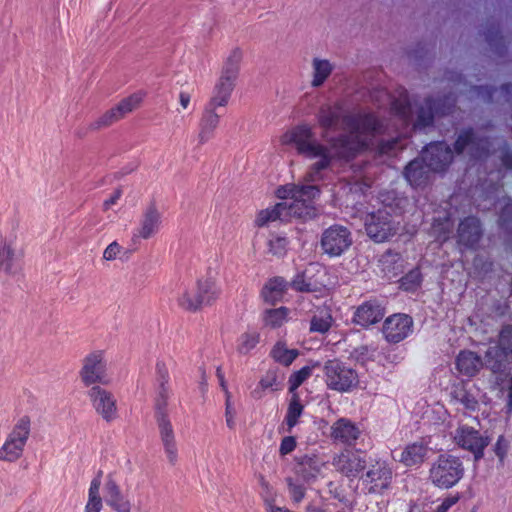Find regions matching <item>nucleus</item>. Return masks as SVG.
Returning a JSON list of instances; mask_svg holds the SVG:
<instances>
[{
  "instance_id": "obj_1",
  "label": "nucleus",
  "mask_w": 512,
  "mask_h": 512,
  "mask_svg": "<svg viewBox=\"0 0 512 512\" xmlns=\"http://www.w3.org/2000/svg\"><path fill=\"white\" fill-rule=\"evenodd\" d=\"M316 119L322 129V142L316 139L309 124L296 125L279 139L281 145L294 146L300 156L312 161L304 178L307 182L320 180L321 172L333 160L348 159L368 148L388 128L374 114L346 115L337 101L320 105Z\"/></svg>"
},
{
  "instance_id": "obj_2",
  "label": "nucleus",
  "mask_w": 512,
  "mask_h": 512,
  "mask_svg": "<svg viewBox=\"0 0 512 512\" xmlns=\"http://www.w3.org/2000/svg\"><path fill=\"white\" fill-rule=\"evenodd\" d=\"M288 184L277 189L276 195L283 202L277 203L258 212L255 224L264 227L276 220H287L291 217L306 218L314 213L313 201L319 194L317 186Z\"/></svg>"
},
{
  "instance_id": "obj_3",
  "label": "nucleus",
  "mask_w": 512,
  "mask_h": 512,
  "mask_svg": "<svg viewBox=\"0 0 512 512\" xmlns=\"http://www.w3.org/2000/svg\"><path fill=\"white\" fill-rule=\"evenodd\" d=\"M382 197L383 208L368 213L365 219L366 232L375 242H383L396 233L399 223L395 222L391 211L397 216L405 211V206L408 204L405 198H395L390 195Z\"/></svg>"
},
{
  "instance_id": "obj_4",
  "label": "nucleus",
  "mask_w": 512,
  "mask_h": 512,
  "mask_svg": "<svg viewBox=\"0 0 512 512\" xmlns=\"http://www.w3.org/2000/svg\"><path fill=\"white\" fill-rule=\"evenodd\" d=\"M509 355H512V326L504 327L499 341L492 343L486 351L485 364L496 376L500 390H507L512 406V376L504 374Z\"/></svg>"
},
{
  "instance_id": "obj_5",
  "label": "nucleus",
  "mask_w": 512,
  "mask_h": 512,
  "mask_svg": "<svg viewBox=\"0 0 512 512\" xmlns=\"http://www.w3.org/2000/svg\"><path fill=\"white\" fill-rule=\"evenodd\" d=\"M392 111L401 121V125L407 129L410 124L413 127L429 125L434 115L429 100H425L421 104L417 101L411 102L406 92H401L399 97L393 101Z\"/></svg>"
},
{
  "instance_id": "obj_6",
  "label": "nucleus",
  "mask_w": 512,
  "mask_h": 512,
  "mask_svg": "<svg viewBox=\"0 0 512 512\" xmlns=\"http://www.w3.org/2000/svg\"><path fill=\"white\" fill-rule=\"evenodd\" d=\"M464 475V465L459 457L451 454L440 455L429 470L431 483L443 489L455 486Z\"/></svg>"
},
{
  "instance_id": "obj_7",
  "label": "nucleus",
  "mask_w": 512,
  "mask_h": 512,
  "mask_svg": "<svg viewBox=\"0 0 512 512\" xmlns=\"http://www.w3.org/2000/svg\"><path fill=\"white\" fill-rule=\"evenodd\" d=\"M81 383L86 387L109 384L107 352L103 349H94L81 360L79 370Z\"/></svg>"
},
{
  "instance_id": "obj_8",
  "label": "nucleus",
  "mask_w": 512,
  "mask_h": 512,
  "mask_svg": "<svg viewBox=\"0 0 512 512\" xmlns=\"http://www.w3.org/2000/svg\"><path fill=\"white\" fill-rule=\"evenodd\" d=\"M87 396L95 413L105 422L111 423L119 417L116 395L102 385L92 386Z\"/></svg>"
},
{
  "instance_id": "obj_9",
  "label": "nucleus",
  "mask_w": 512,
  "mask_h": 512,
  "mask_svg": "<svg viewBox=\"0 0 512 512\" xmlns=\"http://www.w3.org/2000/svg\"><path fill=\"white\" fill-rule=\"evenodd\" d=\"M454 443L474 456L477 462L484 456V449L489 445L490 439L483 436L477 429L466 424L460 425L453 433Z\"/></svg>"
},
{
  "instance_id": "obj_10",
  "label": "nucleus",
  "mask_w": 512,
  "mask_h": 512,
  "mask_svg": "<svg viewBox=\"0 0 512 512\" xmlns=\"http://www.w3.org/2000/svg\"><path fill=\"white\" fill-rule=\"evenodd\" d=\"M144 97L145 93L139 91L122 99L115 107L106 111L92 124L93 129L108 127L113 123L121 120L125 117L126 114L131 113L139 108L143 102Z\"/></svg>"
},
{
  "instance_id": "obj_11",
  "label": "nucleus",
  "mask_w": 512,
  "mask_h": 512,
  "mask_svg": "<svg viewBox=\"0 0 512 512\" xmlns=\"http://www.w3.org/2000/svg\"><path fill=\"white\" fill-rule=\"evenodd\" d=\"M327 385L337 391H348L357 382V374L338 361H328L325 365Z\"/></svg>"
},
{
  "instance_id": "obj_12",
  "label": "nucleus",
  "mask_w": 512,
  "mask_h": 512,
  "mask_svg": "<svg viewBox=\"0 0 512 512\" xmlns=\"http://www.w3.org/2000/svg\"><path fill=\"white\" fill-rule=\"evenodd\" d=\"M328 470V461L321 456L310 454L296 459L295 473L308 484L323 478Z\"/></svg>"
},
{
  "instance_id": "obj_13",
  "label": "nucleus",
  "mask_w": 512,
  "mask_h": 512,
  "mask_svg": "<svg viewBox=\"0 0 512 512\" xmlns=\"http://www.w3.org/2000/svg\"><path fill=\"white\" fill-rule=\"evenodd\" d=\"M351 245V234L343 226H332L325 230L322 235V249L326 254L330 256H340Z\"/></svg>"
},
{
  "instance_id": "obj_14",
  "label": "nucleus",
  "mask_w": 512,
  "mask_h": 512,
  "mask_svg": "<svg viewBox=\"0 0 512 512\" xmlns=\"http://www.w3.org/2000/svg\"><path fill=\"white\" fill-rule=\"evenodd\" d=\"M21 258L22 251L16 240L0 238V273L6 277L18 274Z\"/></svg>"
},
{
  "instance_id": "obj_15",
  "label": "nucleus",
  "mask_w": 512,
  "mask_h": 512,
  "mask_svg": "<svg viewBox=\"0 0 512 512\" xmlns=\"http://www.w3.org/2000/svg\"><path fill=\"white\" fill-rule=\"evenodd\" d=\"M412 318L406 314H394L383 324V335L388 342L398 343L405 339L412 330Z\"/></svg>"
},
{
  "instance_id": "obj_16",
  "label": "nucleus",
  "mask_w": 512,
  "mask_h": 512,
  "mask_svg": "<svg viewBox=\"0 0 512 512\" xmlns=\"http://www.w3.org/2000/svg\"><path fill=\"white\" fill-rule=\"evenodd\" d=\"M452 156L450 148L439 142L426 147L420 159L431 171H441L450 164Z\"/></svg>"
},
{
  "instance_id": "obj_17",
  "label": "nucleus",
  "mask_w": 512,
  "mask_h": 512,
  "mask_svg": "<svg viewBox=\"0 0 512 512\" xmlns=\"http://www.w3.org/2000/svg\"><path fill=\"white\" fill-rule=\"evenodd\" d=\"M391 478V469L385 462L377 461L370 465L363 482L370 493H381L389 486Z\"/></svg>"
},
{
  "instance_id": "obj_18",
  "label": "nucleus",
  "mask_w": 512,
  "mask_h": 512,
  "mask_svg": "<svg viewBox=\"0 0 512 512\" xmlns=\"http://www.w3.org/2000/svg\"><path fill=\"white\" fill-rule=\"evenodd\" d=\"M161 225V214L155 207H149L142 215L138 226L135 228L132 241L138 243L154 237Z\"/></svg>"
},
{
  "instance_id": "obj_19",
  "label": "nucleus",
  "mask_w": 512,
  "mask_h": 512,
  "mask_svg": "<svg viewBox=\"0 0 512 512\" xmlns=\"http://www.w3.org/2000/svg\"><path fill=\"white\" fill-rule=\"evenodd\" d=\"M336 470L348 478H355L365 467V460L355 452L344 450L333 459Z\"/></svg>"
},
{
  "instance_id": "obj_20",
  "label": "nucleus",
  "mask_w": 512,
  "mask_h": 512,
  "mask_svg": "<svg viewBox=\"0 0 512 512\" xmlns=\"http://www.w3.org/2000/svg\"><path fill=\"white\" fill-rule=\"evenodd\" d=\"M490 143L483 138L476 137L470 131H463L459 134L455 150L458 153H467L471 157L480 158L487 153Z\"/></svg>"
},
{
  "instance_id": "obj_21",
  "label": "nucleus",
  "mask_w": 512,
  "mask_h": 512,
  "mask_svg": "<svg viewBox=\"0 0 512 512\" xmlns=\"http://www.w3.org/2000/svg\"><path fill=\"white\" fill-rule=\"evenodd\" d=\"M104 497L107 505L116 512H131L132 503L122 492L112 476H109L104 485Z\"/></svg>"
},
{
  "instance_id": "obj_22",
  "label": "nucleus",
  "mask_w": 512,
  "mask_h": 512,
  "mask_svg": "<svg viewBox=\"0 0 512 512\" xmlns=\"http://www.w3.org/2000/svg\"><path fill=\"white\" fill-rule=\"evenodd\" d=\"M259 495L265 512H294L279 503L280 493L264 476L259 477Z\"/></svg>"
},
{
  "instance_id": "obj_23",
  "label": "nucleus",
  "mask_w": 512,
  "mask_h": 512,
  "mask_svg": "<svg viewBox=\"0 0 512 512\" xmlns=\"http://www.w3.org/2000/svg\"><path fill=\"white\" fill-rule=\"evenodd\" d=\"M156 420L165 452L169 460L174 461L177 455L175 435L166 411L156 412Z\"/></svg>"
},
{
  "instance_id": "obj_24",
  "label": "nucleus",
  "mask_w": 512,
  "mask_h": 512,
  "mask_svg": "<svg viewBox=\"0 0 512 512\" xmlns=\"http://www.w3.org/2000/svg\"><path fill=\"white\" fill-rule=\"evenodd\" d=\"M237 77L221 72L218 81L215 84L213 94L210 100V106L213 108L225 107L228 104L230 96L234 90Z\"/></svg>"
},
{
  "instance_id": "obj_25",
  "label": "nucleus",
  "mask_w": 512,
  "mask_h": 512,
  "mask_svg": "<svg viewBox=\"0 0 512 512\" xmlns=\"http://www.w3.org/2000/svg\"><path fill=\"white\" fill-rule=\"evenodd\" d=\"M384 309L376 301H369L359 306L354 315V322L367 327L382 319Z\"/></svg>"
},
{
  "instance_id": "obj_26",
  "label": "nucleus",
  "mask_w": 512,
  "mask_h": 512,
  "mask_svg": "<svg viewBox=\"0 0 512 512\" xmlns=\"http://www.w3.org/2000/svg\"><path fill=\"white\" fill-rule=\"evenodd\" d=\"M428 448L420 442L406 446L400 453L394 455V459L404 464L406 467H412L422 463L427 455Z\"/></svg>"
},
{
  "instance_id": "obj_27",
  "label": "nucleus",
  "mask_w": 512,
  "mask_h": 512,
  "mask_svg": "<svg viewBox=\"0 0 512 512\" xmlns=\"http://www.w3.org/2000/svg\"><path fill=\"white\" fill-rule=\"evenodd\" d=\"M360 430L349 420L339 419L331 427V437L346 444L358 439Z\"/></svg>"
},
{
  "instance_id": "obj_28",
  "label": "nucleus",
  "mask_w": 512,
  "mask_h": 512,
  "mask_svg": "<svg viewBox=\"0 0 512 512\" xmlns=\"http://www.w3.org/2000/svg\"><path fill=\"white\" fill-rule=\"evenodd\" d=\"M177 304L182 310L193 313L202 308L203 305L194 284L188 285L179 291Z\"/></svg>"
},
{
  "instance_id": "obj_29",
  "label": "nucleus",
  "mask_w": 512,
  "mask_h": 512,
  "mask_svg": "<svg viewBox=\"0 0 512 512\" xmlns=\"http://www.w3.org/2000/svg\"><path fill=\"white\" fill-rule=\"evenodd\" d=\"M217 108H213L210 106L209 109L205 111L202 116L200 123V131L198 135V139L200 143H205L210 140L219 126L220 123V115L216 113Z\"/></svg>"
},
{
  "instance_id": "obj_30",
  "label": "nucleus",
  "mask_w": 512,
  "mask_h": 512,
  "mask_svg": "<svg viewBox=\"0 0 512 512\" xmlns=\"http://www.w3.org/2000/svg\"><path fill=\"white\" fill-rule=\"evenodd\" d=\"M430 171L421 159H415L406 166L404 174L411 185L420 186L428 180Z\"/></svg>"
},
{
  "instance_id": "obj_31",
  "label": "nucleus",
  "mask_w": 512,
  "mask_h": 512,
  "mask_svg": "<svg viewBox=\"0 0 512 512\" xmlns=\"http://www.w3.org/2000/svg\"><path fill=\"white\" fill-rule=\"evenodd\" d=\"M459 241L467 246L475 244L480 237L479 222L476 218L470 217L465 219L458 229Z\"/></svg>"
},
{
  "instance_id": "obj_32",
  "label": "nucleus",
  "mask_w": 512,
  "mask_h": 512,
  "mask_svg": "<svg viewBox=\"0 0 512 512\" xmlns=\"http://www.w3.org/2000/svg\"><path fill=\"white\" fill-rule=\"evenodd\" d=\"M334 70V65L327 59L314 58L312 60V80L313 88L321 87L329 78Z\"/></svg>"
},
{
  "instance_id": "obj_33",
  "label": "nucleus",
  "mask_w": 512,
  "mask_h": 512,
  "mask_svg": "<svg viewBox=\"0 0 512 512\" xmlns=\"http://www.w3.org/2000/svg\"><path fill=\"white\" fill-rule=\"evenodd\" d=\"M203 304H210L220 295V288L212 279H200L193 283Z\"/></svg>"
},
{
  "instance_id": "obj_34",
  "label": "nucleus",
  "mask_w": 512,
  "mask_h": 512,
  "mask_svg": "<svg viewBox=\"0 0 512 512\" xmlns=\"http://www.w3.org/2000/svg\"><path fill=\"white\" fill-rule=\"evenodd\" d=\"M481 366L482 362L480 358L476 356L473 352H462L459 354L457 358L458 370L467 376L475 375L479 371Z\"/></svg>"
},
{
  "instance_id": "obj_35",
  "label": "nucleus",
  "mask_w": 512,
  "mask_h": 512,
  "mask_svg": "<svg viewBox=\"0 0 512 512\" xmlns=\"http://www.w3.org/2000/svg\"><path fill=\"white\" fill-rule=\"evenodd\" d=\"M280 389V383L278 381V375L275 370L267 371L260 379L257 387L251 392V395L255 399L263 397L266 390L276 391Z\"/></svg>"
},
{
  "instance_id": "obj_36",
  "label": "nucleus",
  "mask_w": 512,
  "mask_h": 512,
  "mask_svg": "<svg viewBox=\"0 0 512 512\" xmlns=\"http://www.w3.org/2000/svg\"><path fill=\"white\" fill-rule=\"evenodd\" d=\"M100 479L94 478L88 489L87 502L84 507V512H100L103 508V500L100 494Z\"/></svg>"
},
{
  "instance_id": "obj_37",
  "label": "nucleus",
  "mask_w": 512,
  "mask_h": 512,
  "mask_svg": "<svg viewBox=\"0 0 512 512\" xmlns=\"http://www.w3.org/2000/svg\"><path fill=\"white\" fill-rule=\"evenodd\" d=\"M31 421L28 417H22L17 420L9 433L7 439L16 442L25 447L30 435Z\"/></svg>"
},
{
  "instance_id": "obj_38",
  "label": "nucleus",
  "mask_w": 512,
  "mask_h": 512,
  "mask_svg": "<svg viewBox=\"0 0 512 512\" xmlns=\"http://www.w3.org/2000/svg\"><path fill=\"white\" fill-rule=\"evenodd\" d=\"M289 310L285 307L266 310L263 315L264 326L277 329L288 321Z\"/></svg>"
},
{
  "instance_id": "obj_39",
  "label": "nucleus",
  "mask_w": 512,
  "mask_h": 512,
  "mask_svg": "<svg viewBox=\"0 0 512 512\" xmlns=\"http://www.w3.org/2000/svg\"><path fill=\"white\" fill-rule=\"evenodd\" d=\"M285 292V282L281 278L270 280L262 290V296L266 302L275 303L280 301Z\"/></svg>"
},
{
  "instance_id": "obj_40",
  "label": "nucleus",
  "mask_w": 512,
  "mask_h": 512,
  "mask_svg": "<svg viewBox=\"0 0 512 512\" xmlns=\"http://www.w3.org/2000/svg\"><path fill=\"white\" fill-rule=\"evenodd\" d=\"M260 334L257 331H246L237 339L236 351L240 355H248L259 343Z\"/></svg>"
},
{
  "instance_id": "obj_41",
  "label": "nucleus",
  "mask_w": 512,
  "mask_h": 512,
  "mask_svg": "<svg viewBox=\"0 0 512 512\" xmlns=\"http://www.w3.org/2000/svg\"><path fill=\"white\" fill-rule=\"evenodd\" d=\"M271 355L275 361L288 366L298 356V351L288 348L284 342H278L273 347Z\"/></svg>"
},
{
  "instance_id": "obj_42",
  "label": "nucleus",
  "mask_w": 512,
  "mask_h": 512,
  "mask_svg": "<svg viewBox=\"0 0 512 512\" xmlns=\"http://www.w3.org/2000/svg\"><path fill=\"white\" fill-rule=\"evenodd\" d=\"M23 450L24 446L6 439L0 447V461L15 462L21 457Z\"/></svg>"
},
{
  "instance_id": "obj_43",
  "label": "nucleus",
  "mask_w": 512,
  "mask_h": 512,
  "mask_svg": "<svg viewBox=\"0 0 512 512\" xmlns=\"http://www.w3.org/2000/svg\"><path fill=\"white\" fill-rule=\"evenodd\" d=\"M242 59L243 51L240 48H234L227 56L221 72L238 77Z\"/></svg>"
},
{
  "instance_id": "obj_44",
  "label": "nucleus",
  "mask_w": 512,
  "mask_h": 512,
  "mask_svg": "<svg viewBox=\"0 0 512 512\" xmlns=\"http://www.w3.org/2000/svg\"><path fill=\"white\" fill-rule=\"evenodd\" d=\"M302 411L303 405L300 403L299 397L297 395H293L285 418L288 432H291L292 428L297 424Z\"/></svg>"
},
{
  "instance_id": "obj_45",
  "label": "nucleus",
  "mask_w": 512,
  "mask_h": 512,
  "mask_svg": "<svg viewBox=\"0 0 512 512\" xmlns=\"http://www.w3.org/2000/svg\"><path fill=\"white\" fill-rule=\"evenodd\" d=\"M287 491L294 505H299L306 495V488L292 477L286 478Z\"/></svg>"
},
{
  "instance_id": "obj_46",
  "label": "nucleus",
  "mask_w": 512,
  "mask_h": 512,
  "mask_svg": "<svg viewBox=\"0 0 512 512\" xmlns=\"http://www.w3.org/2000/svg\"><path fill=\"white\" fill-rule=\"evenodd\" d=\"M288 241L285 237L272 235L267 242V253L275 256L281 257L287 251Z\"/></svg>"
},
{
  "instance_id": "obj_47",
  "label": "nucleus",
  "mask_w": 512,
  "mask_h": 512,
  "mask_svg": "<svg viewBox=\"0 0 512 512\" xmlns=\"http://www.w3.org/2000/svg\"><path fill=\"white\" fill-rule=\"evenodd\" d=\"M332 324V316L328 311H320L314 315L311 320V330L325 333L329 330Z\"/></svg>"
},
{
  "instance_id": "obj_48",
  "label": "nucleus",
  "mask_w": 512,
  "mask_h": 512,
  "mask_svg": "<svg viewBox=\"0 0 512 512\" xmlns=\"http://www.w3.org/2000/svg\"><path fill=\"white\" fill-rule=\"evenodd\" d=\"M402 140L400 137L391 138L387 140H381L378 146V151L380 154L384 155H392L396 153L398 150L403 148Z\"/></svg>"
},
{
  "instance_id": "obj_49",
  "label": "nucleus",
  "mask_w": 512,
  "mask_h": 512,
  "mask_svg": "<svg viewBox=\"0 0 512 512\" xmlns=\"http://www.w3.org/2000/svg\"><path fill=\"white\" fill-rule=\"evenodd\" d=\"M236 414V409L231 402V395L227 393L225 403V422L230 430H234L236 427Z\"/></svg>"
},
{
  "instance_id": "obj_50",
  "label": "nucleus",
  "mask_w": 512,
  "mask_h": 512,
  "mask_svg": "<svg viewBox=\"0 0 512 512\" xmlns=\"http://www.w3.org/2000/svg\"><path fill=\"white\" fill-rule=\"evenodd\" d=\"M312 369L304 367L297 373L293 374L290 378V391L293 392L298 388L307 378L311 376Z\"/></svg>"
},
{
  "instance_id": "obj_51",
  "label": "nucleus",
  "mask_w": 512,
  "mask_h": 512,
  "mask_svg": "<svg viewBox=\"0 0 512 512\" xmlns=\"http://www.w3.org/2000/svg\"><path fill=\"white\" fill-rule=\"evenodd\" d=\"M122 251V246L118 242L114 241L104 249L102 258L105 261H113L122 253Z\"/></svg>"
},
{
  "instance_id": "obj_52",
  "label": "nucleus",
  "mask_w": 512,
  "mask_h": 512,
  "mask_svg": "<svg viewBox=\"0 0 512 512\" xmlns=\"http://www.w3.org/2000/svg\"><path fill=\"white\" fill-rule=\"evenodd\" d=\"M170 396V390L165 386V382H161L159 396L156 400L157 411H166L167 402Z\"/></svg>"
},
{
  "instance_id": "obj_53",
  "label": "nucleus",
  "mask_w": 512,
  "mask_h": 512,
  "mask_svg": "<svg viewBox=\"0 0 512 512\" xmlns=\"http://www.w3.org/2000/svg\"><path fill=\"white\" fill-rule=\"evenodd\" d=\"M510 97H512V85L510 84L495 90L491 95V99L497 102H501L502 98L504 101H509Z\"/></svg>"
},
{
  "instance_id": "obj_54",
  "label": "nucleus",
  "mask_w": 512,
  "mask_h": 512,
  "mask_svg": "<svg viewBox=\"0 0 512 512\" xmlns=\"http://www.w3.org/2000/svg\"><path fill=\"white\" fill-rule=\"evenodd\" d=\"M296 448V440L293 436H286L282 439L279 453L281 456L290 454Z\"/></svg>"
},
{
  "instance_id": "obj_55",
  "label": "nucleus",
  "mask_w": 512,
  "mask_h": 512,
  "mask_svg": "<svg viewBox=\"0 0 512 512\" xmlns=\"http://www.w3.org/2000/svg\"><path fill=\"white\" fill-rule=\"evenodd\" d=\"M292 286L295 290L301 292H310L314 290L312 284L306 281L305 275L297 276L293 280Z\"/></svg>"
},
{
  "instance_id": "obj_56",
  "label": "nucleus",
  "mask_w": 512,
  "mask_h": 512,
  "mask_svg": "<svg viewBox=\"0 0 512 512\" xmlns=\"http://www.w3.org/2000/svg\"><path fill=\"white\" fill-rule=\"evenodd\" d=\"M508 449V443L507 441L501 436L498 438L497 442L494 445V452L496 456L500 459V461H503V459L506 456Z\"/></svg>"
},
{
  "instance_id": "obj_57",
  "label": "nucleus",
  "mask_w": 512,
  "mask_h": 512,
  "mask_svg": "<svg viewBox=\"0 0 512 512\" xmlns=\"http://www.w3.org/2000/svg\"><path fill=\"white\" fill-rule=\"evenodd\" d=\"M458 501L457 496H449L445 498L440 505L434 510V512H447L454 504Z\"/></svg>"
},
{
  "instance_id": "obj_58",
  "label": "nucleus",
  "mask_w": 512,
  "mask_h": 512,
  "mask_svg": "<svg viewBox=\"0 0 512 512\" xmlns=\"http://www.w3.org/2000/svg\"><path fill=\"white\" fill-rule=\"evenodd\" d=\"M191 93L188 91H181L179 94V105L182 111H186L191 106Z\"/></svg>"
},
{
  "instance_id": "obj_59",
  "label": "nucleus",
  "mask_w": 512,
  "mask_h": 512,
  "mask_svg": "<svg viewBox=\"0 0 512 512\" xmlns=\"http://www.w3.org/2000/svg\"><path fill=\"white\" fill-rule=\"evenodd\" d=\"M120 198H121V191L120 190H115L110 195V197L107 200H105V202L103 203L104 210H108L112 206L116 205Z\"/></svg>"
},
{
  "instance_id": "obj_60",
  "label": "nucleus",
  "mask_w": 512,
  "mask_h": 512,
  "mask_svg": "<svg viewBox=\"0 0 512 512\" xmlns=\"http://www.w3.org/2000/svg\"><path fill=\"white\" fill-rule=\"evenodd\" d=\"M501 158L503 164L509 168H512V153L506 150L500 151V154L498 156Z\"/></svg>"
},
{
  "instance_id": "obj_61",
  "label": "nucleus",
  "mask_w": 512,
  "mask_h": 512,
  "mask_svg": "<svg viewBox=\"0 0 512 512\" xmlns=\"http://www.w3.org/2000/svg\"><path fill=\"white\" fill-rule=\"evenodd\" d=\"M408 281L413 282L414 284H418L420 282V276L418 272H411L403 281L402 286L405 287V289H410L411 287L406 286V283Z\"/></svg>"
},
{
  "instance_id": "obj_62",
  "label": "nucleus",
  "mask_w": 512,
  "mask_h": 512,
  "mask_svg": "<svg viewBox=\"0 0 512 512\" xmlns=\"http://www.w3.org/2000/svg\"><path fill=\"white\" fill-rule=\"evenodd\" d=\"M461 402L470 410H474L477 405V401L469 396H463V398H461Z\"/></svg>"
},
{
  "instance_id": "obj_63",
  "label": "nucleus",
  "mask_w": 512,
  "mask_h": 512,
  "mask_svg": "<svg viewBox=\"0 0 512 512\" xmlns=\"http://www.w3.org/2000/svg\"><path fill=\"white\" fill-rule=\"evenodd\" d=\"M156 368L158 373L161 375L162 382H165L168 378V371L164 363H157Z\"/></svg>"
},
{
  "instance_id": "obj_64",
  "label": "nucleus",
  "mask_w": 512,
  "mask_h": 512,
  "mask_svg": "<svg viewBox=\"0 0 512 512\" xmlns=\"http://www.w3.org/2000/svg\"><path fill=\"white\" fill-rule=\"evenodd\" d=\"M510 213H512V204H511V205H509V206H507V207L505 208V210L503 211L502 216H501V218H502L503 222H505V223H506V222H508V215H509Z\"/></svg>"
}]
</instances>
